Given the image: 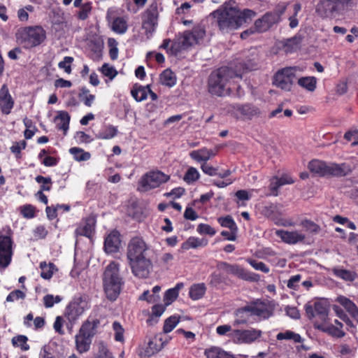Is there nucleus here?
Masks as SVG:
<instances>
[{
    "instance_id": "f257e3e1",
    "label": "nucleus",
    "mask_w": 358,
    "mask_h": 358,
    "mask_svg": "<svg viewBox=\"0 0 358 358\" xmlns=\"http://www.w3.org/2000/svg\"><path fill=\"white\" fill-rule=\"evenodd\" d=\"M148 246L142 238H132L127 246V258L134 275L140 278L148 276L152 267L150 259L147 257Z\"/></svg>"
},
{
    "instance_id": "f03ea898",
    "label": "nucleus",
    "mask_w": 358,
    "mask_h": 358,
    "mask_svg": "<svg viewBox=\"0 0 358 358\" xmlns=\"http://www.w3.org/2000/svg\"><path fill=\"white\" fill-rule=\"evenodd\" d=\"M213 15L217 20L220 29L223 32H229L250 21L255 13L250 9L240 10L235 7L224 6L213 12Z\"/></svg>"
},
{
    "instance_id": "7ed1b4c3",
    "label": "nucleus",
    "mask_w": 358,
    "mask_h": 358,
    "mask_svg": "<svg viewBox=\"0 0 358 358\" xmlns=\"http://www.w3.org/2000/svg\"><path fill=\"white\" fill-rule=\"evenodd\" d=\"M102 281L106 298L111 301H115L124 285V280L120 271L119 263L113 261L106 266Z\"/></svg>"
},
{
    "instance_id": "20e7f679",
    "label": "nucleus",
    "mask_w": 358,
    "mask_h": 358,
    "mask_svg": "<svg viewBox=\"0 0 358 358\" xmlns=\"http://www.w3.org/2000/svg\"><path fill=\"white\" fill-rule=\"evenodd\" d=\"M206 36L205 25L202 23H197L194 25L192 30L185 31L177 36L171 45L170 51L176 55L182 50L202 43Z\"/></svg>"
},
{
    "instance_id": "39448f33",
    "label": "nucleus",
    "mask_w": 358,
    "mask_h": 358,
    "mask_svg": "<svg viewBox=\"0 0 358 358\" xmlns=\"http://www.w3.org/2000/svg\"><path fill=\"white\" fill-rule=\"evenodd\" d=\"M234 77H241L240 71L234 72L231 69L222 66L211 73L208 79V92L214 95L223 96L229 93L228 84Z\"/></svg>"
},
{
    "instance_id": "423d86ee",
    "label": "nucleus",
    "mask_w": 358,
    "mask_h": 358,
    "mask_svg": "<svg viewBox=\"0 0 358 358\" xmlns=\"http://www.w3.org/2000/svg\"><path fill=\"white\" fill-rule=\"evenodd\" d=\"M100 324L98 319H87L81 325L75 336L76 349L80 354L88 352L90 349L92 338L97 333Z\"/></svg>"
},
{
    "instance_id": "0eeeda50",
    "label": "nucleus",
    "mask_w": 358,
    "mask_h": 358,
    "mask_svg": "<svg viewBox=\"0 0 358 358\" xmlns=\"http://www.w3.org/2000/svg\"><path fill=\"white\" fill-rule=\"evenodd\" d=\"M46 37V31L41 25L22 27L16 33L17 42L26 49L41 45Z\"/></svg>"
},
{
    "instance_id": "6e6552de",
    "label": "nucleus",
    "mask_w": 358,
    "mask_h": 358,
    "mask_svg": "<svg viewBox=\"0 0 358 358\" xmlns=\"http://www.w3.org/2000/svg\"><path fill=\"white\" fill-rule=\"evenodd\" d=\"M308 168L311 173L318 176H344L352 171L350 166L345 163L337 164L317 159L310 161Z\"/></svg>"
},
{
    "instance_id": "1a4fd4ad",
    "label": "nucleus",
    "mask_w": 358,
    "mask_h": 358,
    "mask_svg": "<svg viewBox=\"0 0 358 358\" xmlns=\"http://www.w3.org/2000/svg\"><path fill=\"white\" fill-rule=\"evenodd\" d=\"M170 176L159 171H152L144 174L140 181V191L146 192L159 187L162 184L166 182Z\"/></svg>"
},
{
    "instance_id": "9d476101",
    "label": "nucleus",
    "mask_w": 358,
    "mask_h": 358,
    "mask_svg": "<svg viewBox=\"0 0 358 358\" xmlns=\"http://www.w3.org/2000/svg\"><path fill=\"white\" fill-rule=\"evenodd\" d=\"M90 308V305L87 297H75L66 307L65 310V317L70 323L74 324Z\"/></svg>"
},
{
    "instance_id": "9b49d317",
    "label": "nucleus",
    "mask_w": 358,
    "mask_h": 358,
    "mask_svg": "<svg viewBox=\"0 0 358 358\" xmlns=\"http://www.w3.org/2000/svg\"><path fill=\"white\" fill-rule=\"evenodd\" d=\"M262 335V331L257 329H236L231 334V341L238 345H250L259 341Z\"/></svg>"
},
{
    "instance_id": "f8f14e48",
    "label": "nucleus",
    "mask_w": 358,
    "mask_h": 358,
    "mask_svg": "<svg viewBox=\"0 0 358 358\" xmlns=\"http://www.w3.org/2000/svg\"><path fill=\"white\" fill-rule=\"evenodd\" d=\"M13 241L10 231L6 234H0V268H6L11 262L13 256Z\"/></svg>"
},
{
    "instance_id": "ddd939ff",
    "label": "nucleus",
    "mask_w": 358,
    "mask_h": 358,
    "mask_svg": "<svg viewBox=\"0 0 358 358\" xmlns=\"http://www.w3.org/2000/svg\"><path fill=\"white\" fill-rule=\"evenodd\" d=\"M295 77L294 69L285 68L275 73L273 84L282 90L289 91L292 87Z\"/></svg>"
},
{
    "instance_id": "4468645a",
    "label": "nucleus",
    "mask_w": 358,
    "mask_h": 358,
    "mask_svg": "<svg viewBox=\"0 0 358 358\" xmlns=\"http://www.w3.org/2000/svg\"><path fill=\"white\" fill-rule=\"evenodd\" d=\"M228 112L236 119L250 120L260 113L259 109L251 104L231 105L228 108Z\"/></svg>"
},
{
    "instance_id": "2eb2a0df",
    "label": "nucleus",
    "mask_w": 358,
    "mask_h": 358,
    "mask_svg": "<svg viewBox=\"0 0 358 358\" xmlns=\"http://www.w3.org/2000/svg\"><path fill=\"white\" fill-rule=\"evenodd\" d=\"M219 266L220 268L225 273L236 275L245 280L255 282L259 278L257 274L249 272L237 264H229L226 262H222Z\"/></svg>"
},
{
    "instance_id": "dca6fc26",
    "label": "nucleus",
    "mask_w": 358,
    "mask_h": 358,
    "mask_svg": "<svg viewBox=\"0 0 358 358\" xmlns=\"http://www.w3.org/2000/svg\"><path fill=\"white\" fill-rule=\"evenodd\" d=\"M306 313L309 319L317 318L325 322L328 317L329 305L327 301H317L313 305H306Z\"/></svg>"
},
{
    "instance_id": "f3484780",
    "label": "nucleus",
    "mask_w": 358,
    "mask_h": 358,
    "mask_svg": "<svg viewBox=\"0 0 358 358\" xmlns=\"http://www.w3.org/2000/svg\"><path fill=\"white\" fill-rule=\"evenodd\" d=\"M157 16L158 12L156 4H152L143 14V29H145L148 38H150L155 30Z\"/></svg>"
},
{
    "instance_id": "a211bd4d",
    "label": "nucleus",
    "mask_w": 358,
    "mask_h": 358,
    "mask_svg": "<svg viewBox=\"0 0 358 358\" xmlns=\"http://www.w3.org/2000/svg\"><path fill=\"white\" fill-rule=\"evenodd\" d=\"M342 11L334 0H320L316 6V13L323 18L329 17Z\"/></svg>"
},
{
    "instance_id": "6ab92c4d",
    "label": "nucleus",
    "mask_w": 358,
    "mask_h": 358,
    "mask_svg": "<svg viewBox=\"0 0 358 358\" xmlns=\"http://www.w3.org/2000/svg\"><path fill=\"white\" fill-rule=\"evenodd\" d=\"M121 246L120 234L117 230L110 231L104 241V250L107 254L117 252Z\"/></svg>"
},
{
    "instance_id": "aec40b11",
    "label": "nucleus",
    "mask_w": 358,
    "mask_h": 358,
    "mask_svg": "<svg viewBox=\"0 0 358 358\" xmlns=\"http://www.w3.org/2000/svg\"><path fill=\"white\" fill-rule=\"evenodd\" d=\"M275 234L285 243L294 245L303 242L306 239V235L299 231L277 230Z\"/></svg>"
},
{
    "instance_id": "412c9836",
    "label": "nucleus",
    "mask_w": 358,
    "mask_h": 358,
    "mask_svg": "<svg viewBox=\"0 0 358 358\" xmlns=\"http://www.w3.org/2000/svg\"><path fill=\"white\" fill-rule=\"evenodd\" d=\"M14 105V101L9 93L8 87L3 85L0 89V109L4 114H9Z\"/></svg>"
},
{
    "instance_id": "4be33fe9",
    "label": "nucleus",
    "mask_w": 358,
    "mask_h": 358,
    "mask_svg": "<svg viewBox=\"0 0 358 358\" xmlns=\"http://www.w3.org/2000/svg\"><path fill=\"white\" fill-rule=\"evenodd\" d=\"M95 223L96 221L94 217H89L86 218L76 229V235L85 236L86 237L91 238L94 232Z\"/></svg>"
},
{
    "instance_id": "5701e85b",
    "label": "nucleus",
    "mask_w": 358,
    "mask_h": 358,
    "mask_svg": "<svg viewBox=\"0 0 358 358\" xmlns=\"http://www.w3.org/2000/svg\"><path fill=\"white\" fill-rule=\"evenodd\" d=\"M217 151L208 149L207 148H203L199 150H192L189 153L190 157L196 161L197 162L206 163L207 161L210 160L212 157L215 156Z\"/></svg>"
},
{
    "instance_id": "b1692460",
    "label": "nucleus",
    "mask_w": 358,
    "mask_h": 358,
    "mask_svg": "<svg viewBox=\"0 0 358 358\" xmlns=\"http://www.w3.org/2000/svg\"><path fill=\"white\" fill-rule=\"evenodd\" d=\"M336 301L341 305L350 315L358 322V308L352 301L344 296H338L336 299Z\"/></svg>"
},
{
    "instance_id": "393cba45",
    "label": "nucleus",
    "mask_w": 358,
    "mask_h": 358,
    "mask_svg": "<svg viewBox=\"0 0 358 358\" xmlns=\"http://www.w3.org/2000/svg\"><path fill=\"white\" fill-rule=\"evenodd\" d=\"M54 122L58 129L62 130L66 135L69 127L70 115L66 111H59L57 115L55 117Z\"/></svg>"
},
{
    "instance_id": "a878e982",
    "label": "nucleus",
    "mask_w": 358,
    "mask_h": 358,
    "mask_svg": "<svg viewBox=\"0 0 358 358\" xmlns=\"http://www.w3.org/2000/svg\"><path fill=\"white\" fill-rule=\"evenodd\" d=\"M252 316L248 306L238 309L235 312V320L233 322V326L236 327L250 322V317Z\"/></svg>"
},
{
    "instance_id": "bb28decb",
    "label": "nucleus",
    "mask_w": 358,
    "mask_h": 358,
    "mask_svg": "<svg viewBox=\"0 0 358 358\" xmlns=\"http://www.w3.org/2000/svg\"><path fill=\"white\" fill-rule=\"evenodd\" d=\"M248 307L252 316L255 315L263 318H267L271 314L266 304L262 302H257L253 305L248 306Z\"/></svg>"
},
{
    "instance_id": "cd10ccee",
    "label": "nucleus",
    "mask_w": 358,
    "mask_h": 358,
    "mask_svg": "<svg viewBox=\"0 0 358 358\" xmlns=\"http://www.w3.org/2000/svg\"><path fill=\"white\" fill-rule=\"evenodd\" d=\"M150 91V85H148L146 86H142L140 85H134L132 90H131V94L133 98L136 101H142L147 99L148 92Z\"/></svg>"
},
{
    "instance_id": "c85d7f7f",
    "label": "nucleus",
    "mask_w": 358,
    "mask_h": 358,
    "mask_svg": "<svg viewBox=\"0 0 358 358\" xmlns=\"http://www.w3.org/2000/svg\"><path fill=\"white\" fill-rule=\"evenodd\" d=\"M207 244L208 240L206 238H199L192 236L182 244L181 248L184 250H188L191 248L205 247L207 245Z\"/></svg>"
},
{
    "instance_id": "c756f323",
    "label": "nucleus",
    "mask_w": 358,
    "mask_h": 358,
    "mask_svg": "<svg viewBox=\"0 0 358 358\" xmlns=\"http://www.w3.org/2000/svg\"><path fill=\"white\" fill-rule=\"evenodd\" d=\"M314 325L315 327L317 329L322 330L324 332H327L332 336L341 338L345 336V332L343 330L338 327H335L332 324L325 327L322 324H318L316 321L315 322Z\"/></svg>"
},
{
    "instance_id": "7c9ffc66",
    "label": "nucleus",
    "mask_w": 358,
    "mask_h": 358,
    "mask_svg": "<svg viewBox=\"0 0 358 358\" xmlns=\"http://www.w3.org/2000/svg\"><path fill=\"white\" fill-rule=\"evenodd\" d=\"M111 29L118 34H124L128 29L127 20L124 17H115L111 22Z\"/></svg>"
},
{
    "instance_id": "2f4dec72",
    "label": "nucleus",
    "mask_w": 358,
    "mask_h": 358,
    "mask_svg": "<svg viewBox=\"0 0 358 358\" xmlns=\"http://www.w3.org/2000/svg\"><path fill=\"white\" fill-rule=\"evenodd\" d=\"M206 358H235L232 355L224 351L220 348L212 347L204 352Z\"/></svg>"
},
{
    "instance_id": "473e14b6",
    "label": "nucleus",
    "mask_w": 358,
    "mask_h": 358,
    "mask_svg": "<svg viewBox=\"0 0 358 358\" xmlns=\"http://www.w3.org/2000/svg\"><path fill=\"white\" fill-rule=\"evenodd\" d=\"M159 80L162 85L169 87H171L176 84L175 73L170 69H166L161 73Z\"/></svg>"
},
{
    "instance_id": "72a5a7b5",
    "label": "nucleus",
    "mask_w": 358,
    "mask_h": 358,
    "mask_svg": "<svg viewBox=\"0 0 358 358\" xmlns=\"http://www.w3.org/2000/svg\"><path fill=\"white\" fill-rule=\"evenodd\" d=\"M206 291V287L204 283L194 284L189 289V296L193 300L201 299Z\"/></svg>"
},
{
    "instance_id": "f704fd0d",
    "label": "nucleus",
    "mask_w": 358,
    "mask_h": 358,
    "mask_svg": "<svg viewBox=\"0 0 358 358\" xmlns=\"http://www.w3.org/2000/svg\"><path fill=\"white\" fill-rule=\"evenodd\" d=\"M160 348L157 345L156 341L150 338L145 348L143 349L142 351H141L140 355L144 357H150L158 352Z\"/></svg>"
},
{
    "instance_id": "c9c22d12",
    "label": "nucleus",
    "mask_w": 358,
    "mask_h": 358,
    "mask_svg": "<svg viewBox=\"0 0 358 358\" xmlns=\"http://www.w3.org/2000/svg\"><path fill=\"white\" fill-rule=\"evenodd\" d=\"M69 152L73 157V159L78 162L87 161L91 158V154L85 152L80 148L73 147L69 149Z\"/></svg>"
},
{
    "instance_id": "e433bc0d",
    "label": "nucleus",
    "mask_w": 358,
    "mask_h": 358,
    "mask_svg": "<svg viewBox=\"0 0 358 358\" xmlns=\"http://www.w3.org/2000/svg\"><path fill=\"white\" fill-rule=\"evenodd\" d=\"M298 84L306 90L313 92L316 88L317 80L313 76L302 77L298 80Z\"/></svg>"
},
{
    "instance_id": "4c0bfd02",
    "label": "nucleus",
    "mask_w": 358,
    "mask_h": 358,
    "mask_svg": "<svg viewBox=\"0 0 358 358\" xmlns=\"http://www.w3.org/2000/svg\"><path fill=\"white\" fill-rule=\"evenodd\" d=\"M117 134V127L113 125H106L98 134L97 137L100 139H111Z\"/></svg>"
},
{
    "instance_id": "58836bf2",
    "label": "nucleus",
    "mask_w": 358,
    "mask_h": 358,
    "mask_svg": "<svg viewBox=\"0 0 358 358\" xmlns=\"http://www.w3.org/2000/svg\"><path fill=\"white\" fill-rule=\"evenodd\" d=\"M276 338L278 341L292 340L295 343H301L302 341V338L299 334H296L290 330H287L284 332L278 333L276 336Z\"/></svg>"
},
{
    "instance_id": "ea45409f",
    "label": "nucleus",
    "mask_w": 358,
    "mask_h": 358,
    "mask_svg": "<svg viewBox=\"0 0 358 358\" xmlns=\"http://www.w3.org/2000/svg\"><path fill=\"white\" fill-rule=\"evenodd\" d=\"M279 21V16L278 15H275L274 13H267L261 19L257 20V24L264 23L269 28Z\"/></svg>"
},
{
    "instance_id": "a19ab883",
    "label": "nucleus",
    "mask_w": 358,
    "mask_h": 358,
    "mask_svg": "<svg viewBox=\"0 0 358 358\" xmlns=\"http://www.w3.org/2000/svg\"><path fill=\"white\" fill-rule=\"evenodd\" d=\"M79 97L87 107H91L95 100V95L90 94V90L85 87L81 89Z\"/></svg>"
},
{
    "instance_id": "79ce46f5",
    "label": "nucleus",
    "mask_w": 358,
    "mask_h": 358,
    "mask_svg": "<svg viewBox=\"0 0 358 358\" xmlns=\"http://www.w3.org/2000/svg\"><path fill=\"white\" fill-rule=\"evenodd\" d=\"M27 337L23 335L15 336L12 338V344L15 347L20 348L23 351H27L29 349V345L27 344Z\"/></svg>"
},
{
    "instance_id": "37998d69",
    "label": "nucleus",
    "mask_w": 358,
    "mask_h": 358,
    "mask_svg": "<svg viewBox=\"0 0 358 358\" xmlns=\"http://www.w3.org/2000/svg\"><path fill=\"white\" fill-rule=\"evenodd\" d=\"M217 222L222 227L228 228L229 230L237 231L238 229L236 222L230 215L220 217Z\"/></svg>"
},
{
    "instance_id": "c03bdc74",
    "label": "nucleus",
    "mask_w": 358,
    "mask_h": 358,
    "mask_svg": "<svg viewBox=\"0 0 358 358\" xmlns=\"http://www.w3.org/2000/svg\"><path fill=\"white\" fill-rule=\"evenodd\" d=\"M200 173L198 170L194 167H189L187 170L183 180L188 184H191L199 180Z\"/></svg>"
},
{
    "instance_id": "a18cd8bd",
    "label": "nucleus",
    "mask_w": 358,
    "mask_h": 358,
    "mask_svg": "<svg viewBox=\"0 0 358 358\" xmlns=\"http://www.w3.org/2000/svg\"><path fill=\"white\" fill-rule=\"evenodd\" d=\"M334 273L337 277L347 281H353L356 278V274L354 272L342 268L334 269Z\"/></svg>"
},
{
    "instance_id": "49530a36",
    "label": "nucleus",
    "mask_w": 358,
    "mask_h": 358,
    "mask_svg": "<svg viewBox=\"0 0 358 358\" xmlns=\"http://www.w3.org/2000/svg\"><path fill=\"white\" fill-rule=\"evenodd\" d=\"M78 8H80V10L78 13V17L82 20H86L92 12V3L86 2L83 4H80Z\"/></svg>"
},
{
    "instance_id": "de8ad7c7",
    "label": "nucleus",
    "mask_w": 358,
    "mask_h": 358,
    "mask_svg": "<svg viewBox=\"0 0 358 358\" xmlns=\"http://www.w3.org/2000/svg\"><path fill=\"white\" fill-rule=\"evenodd\" d=\"M51 22L55 25H60L64 23V13L60 10H52L50 14Z\"/></svg>"
},
{
    "instance_id": "09e8293b",
    "label": "nucleus",
    "mask_w": 358,
    "mask_h": 358,
    "mask_svg": "<svg viewBox=\"0 0 358 358\" xmlns=\"http://www.w3.org/2000/svg\"><path fill=\"white\" fill-rule=\"evenodd\" d=\"M179 318L176 315H172L167 318L164 324L163 331L165 334L171 332L178 324Z\"/></svg>"
},
{
    "instance_id": "8fccbe9b",
    "label": "nucleus",
    "mask_w": 358,
    "mask_h": 358,
    "mask_svg": "<svg viewBox=\"0 0 358 358\" xmlns=\"http://www.w3.org/2000/svg\"><path fill=\"white\" fill-rule=\"evenodd\" d=\"M300 225L305 229L306 231L317 234L320 231V227L314 222L305 219L301 222Z\"/></svg>"
},
{
    "instance_id": "3c124183",
    "label": "nucleus",
    "mask_w": 358,
    "mask_h": 358,
    "mask_svg": "<svg viewBox=\"0 0 358 358\" xmlns=\"http://www.w3.org/2000/svg\"><path fill=\"white\" fill-rule=\"evenodd\" d=\"M113 329L114 331V338L116 341L123 343L124 341V329L118 322L113 323Z\"/></svg>"
},
{
    "instance_id": "603ef678",
    "label": "nucleus",
    "mask_w": 358,
    "mask_h": 358,
    "mask_svg": "<svg viewBox=\"0 0 358 358\" xmlns=\"http://www.w3.org/2000/svg\"><path fill=\"white\" fill-rule=\"evenodd\" d=\"M41 276L44 279H50L53 274L54 266L52 264H47L45 262H41L40 264Z\"/></svg>"
},
{
    "instance_id": "864d4df0",
    "label": "nucleus",
    "mask_w": 358,
    "mask_h": 358,
    "mask_svg": "<svg viewBox=\"0 0 358 358\" xmlns=\"http://www.w3.org/2000/svg\"><path fill=\"white\" fill-rule=\"evenodd\" d=\"M333 310L336 315L343 320L347 325L352 327V322L345 312L338 306L334 305Z\"/></svg>"
},
{
    "instance_id": "5fc2aeb1",
    "label": "nucleus",
    "mask_w": 358,
    "mask_h": 358,
    "mask_svg": "<svg viewBox=\"0 0 358 358\" xmlns=\"http://www.w3.org/2000/svg\"><path fill=\"white\" fill-rule=\"evenodd\" d=\"M251 51H252V57L248 59L246 62H245V63L243 64V70L252 71V70L255 69L256 67L257 66V54H256V50L252 49Z\"/></svg>"
},
{
    "instance_id": "6e6d98bb",
    "label": "nucleus",
    "mask_w": 358,
    "mask_h": 358,
    "mask_svg": "<svg viewBox=\"0 0 358 358\" xmlns=\"http://www.w3.org/2000/svg\"><path fill=\"white\" fill-rule=\"evenodd\" d=\"M178 296V288L169 289L164 294V300L166 306L170 305Z\"/></svg>"
},
{
    "instance_id": "4d7b16f0",
    "label": "nucleus",
    "mask_w": 358,
    "mask_h": 358,
    "mask_svg": "<svg viewBox=\"0 0 358 358\" xmlns=\"http://www.w3.org/2000/svg\"><path fill=\"white\" fill-rule=\"evenodd\" d=\"M232 325L230 324H222L217 326L216 328V333L220 336H227L229 338L230 341H231V334L234 332L232 329Z\"/></svg>"
},
{
    "instance_id": "13d9d810",
    "label": "nucleus",
    "mask_w": 358,
    "mask_h": 358,
    "mask_svg": "<svg viewBox=\"0 0 358 358\" xmlns=\"http://www.w3.org/2000/svg\"><path fill=\"white\" fill-rule=\"evenodd\" d=\"M100 70L103 75L108 77L110 80H113L117 74L116 69L108 64H103Z\"/></svg>"
},
{
    "instance_id": "bf43d9fd",
    "label": "nucleus",
    "mask_w": 358,
    "mask_h": 358,
    "mask_svg": "<svg viewBox=\"0 0 358 358\" xmlns=\"http://www.w3.org/2000/svg\"><path fill=\"white\" fill-rule=\"evenodd\" d=\"M62 301L60 296H53L52 294H47L43 297L44 306L47 308H52L55 303H58Z\"/></svg>"
},
{
    "instance_id": "052dcab7",
    "label": "nucleus",
    "mask_w": 358,
    "mask_h": 358,
    "mask_svg": "<svg viewBox=\"0 0 358 358\" xmlns=\"http://www.w3.org/2000/svg\"><path fill=\"white\" fill-rule=\"evenodd\" d=\"M20 208V213L24 217L31 219L35 217L36 209L33 206L30 204H26L21 206Z\"/></svg>"
},
{
    "instance_id": "680f3d73",
    "label": "nucleus",
    "mask_w": 358,
    "mask_h": 358,
    "mask_svg": "<svg viewBox=\"0 0 358 358\" xmlns=\"http://www.w3.org/2000/svg\"><path fill=\"white\" fill-rule=\"evenodd\" d=\"M247 262L257 271H260L265 273H268L270 271L268 266L262 262L252 259H248Z\"/></svg>"
},
{
    "instance_id": "e2e57ef3",
    "label": "nucleus",
    "mask_w": 358,
    "mask_h": 358,
    "mask_svg": "<svg viewBox=\"0 0 358 358\" xmlns=\"http://www.w3.org/2000/svg\"><path fill=\"white\" fill-rule=\"evenodd\" d=\"M36 181L40 184H41V190L43 191H50L51 189V178H46L43 177L42 176H38L36 177Z\"/></svg>"
},
{
    "instance_id": "0e129e2a",
    "label": "nucleus",
    "mask_w": 358,
    "mask_h": 358,
    "mask_svg": "<svg viewBox=\"0 0 358 358\" xmlns=\"http://www.w3.org/2000/svg\"><path fill=\"white\" fill-rule=\"evenodd\" d=\"M98 348L97 358H114L104 343H99Z\"/></svg>"
},
{
    "instance_id": "69168bd1",
    "label": "nucleus",
    "mask_w": 358,
    "mask_h": 358,
    "mask_svg": "<svg viewBox=\"0 0 358 358\" xmlns=\"http://www.w3.org/2000/svg\"><path fill=\"white\" fill-rule=\"evenodd\" d=\"M73 62V57L66 56L62 61L59 62L58 67L64 69L66 73H70L71 72V64Z\"/></svg>"
},
{
    "instance_id": "338daca9",
    "label": "nucleus",
    "mask_w": 358,
    "mask_h": 358,
    "mask_svg": "<svg viewBox=\"0 0 358 358\" xmlns=\"http://www.w3.org/2000/svg\"><path fill=\"white\" fill-rule=\"evenodd\" d=\"M282 186L281 182L278 180V177H273L270 180L269 189L273 196H276L278 195V189Z\"/></svg>"
},
{
    "instance_id": "774afa93",
    "label": "nucleus",
    "mask_w": 358,
    "mask_h": 358,
    "mask_svg": "<svg viewBox=\"0 0 358 358\" xmlns=\"http://www.w3.org/2000/svg\"><path fill=\"white\" fill-rule=\"evenodd\" d=\"M196 231L200 234H208L210 236H214L216 234V231L210 225L206 224H199Z\"/></svg>"
}]
</instances>
